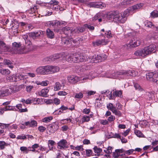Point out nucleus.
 Instances as JSON below:
<instances>
[{
	"instance_id": "obj_1",
	"label": "nucleus",
	"mask_w": 158,
	"mask_h": 158,
	"mask_svg": "<svg viewBox=\"0 0 158 158\" xmlns=\"http://www.w3.org/2000/svg\"><path fill=\"white\" fill-rule=\"evenodd\" d=\"M129 12L126 10L123 13H120L115 11L109 12L107 15V18L109 19H112L113 21L119 23H124L127 19Z\"/></svg>"
},
{
	"instance_id": "obj_2",
	"label": "nucleus",
	"mask_w": 158,
	"mask_h": 158,
	"mask_svg": "<svg viewBox=\"0 0 158 158\" xmlns=\"http://www.w3.org/2000/svg\"><path fill=\"white\" fill-rule=\"evenodd\" d=\"M156 48L155 44H151L143 48L140 49L136 50L134 55L137 57H144L151 54L154 50Z\"/></svg>"
},
{
	"instance_id": "obj_3",
	"label": "nucleus",
	"mask_w": 158,
	"mask_h": 158,
	"mask_svg": "<svg viewBox=\"0 0 158 158\" xmlns=\"http://www.w3.org/2000/svg\"><path fill=\"white\" fill-rule=\"evenodd\" d=\"M107 58L106 56L104 54H102L101 56L94 55L91 56L89 59V62L96 63L104 60Z\"/></svg>"
},
{
	"instance_id": "obj_4",
	"label": "nucleus",
	"mask_w": 158,
	"mask_h": 158,
	"mask_svg": "<svg viewBox=\"0 0 158 158\" xmlns=\"http://www.w3.org/2000/svg\"><path fill=\"white\" fill-rule=\"evenodd\" d=\"M146 77L148 80L156 83L157 81L156 78L158 77V70L148 73L146 75Z\"/></svg>"
},
{
	"instance_id": "obj_5",
	"label": "nucleus",
	"mask_w": 158,
	"mask_h": 158,
	"mask_svg": "<svg viewBox=\"0 0 158 158\" xmlns=\"http://www.w3.org/2000/svg\"><path fill=\"white\" fill-rule=\"evenodd\" d=\"M66 60L70 63L78 62V54L74 53L69 55L67 54Z\"/></svg>"
},
{
	"instance_id": "obj_6",
	"label": "nucleus",
	"mask_w": 158,
	"mask_h": 158,
	"mask_svg": "<svg viewBox=\"0 0 158 158\" xmlns=\"http://www.w3.org/2000/svg\"><path fill=\"white\" fill-rule=\"evenodd\" d=\"M141 42L139 38H136L135 39H131L130 41L129 44L127 46V48H132L136 47L139 46L141 44Z\"/></svg>"
},
{
	"instance_id": "obj_7",
	"label": "nucleus",
	"mask_w": 158,
	"mask_h": 158,
	"mask_svg": "<svg viewBox=\"0 0 158 158\" xmlns=\"http://www.w3.org/2000/svg\"><path fill=\"white\" fill-rule=\"evenodd\" d=\"M58 2L57 1L55 0H53L51 1L49 3H48L47 6L48 8L52 9V10L58 11L59 9L61 10L60 8H59V6L58 5Z\"/></svg>"
},
{
	"instance_id": "obj_8",
	"label": "nucleus",
	"mask_w": 158,
	"mask_h": 158,
	"mask_svg": "<svg viewBox=\"0 0 158 158\" xmlns=\"http://www.w3.org/2000/svg\"><path fill=\"white\" fill-rule=\"evenodd\" d=\"M107 108L110 110L113 114L115 115L120 116L121 115V112L119 110H118L116 107L114 106L113 104L110 103H109L107 105Z\"/></svg>"
},
{
	"instance_id": "obj_9",
	"label": "nucleus",
	"mask_w": 158,
	"mask_h": 158,
	"mask_svg": "<svg viewBox=\"0 0 158 158\" xmlns=\"http://www.w3.org/2000/svg\"><path fill=\"white\" fill-rule=\"evenodd\" d=\"M58 129V126L57 124L53 123L49 125L47 127V130L48 131V133L49 135L54 133Z\"/></svg>"
},
{
	"instance_id": "obj_10",
	"label": "nucleus",
	"mask_w": 158,
	"mask_h": 158,
	"mask_svg": "<svg viewBox=\"0 0 158 158\" xmlns=\"http://www.w3.org/2000/svg\"><path fill=\"white\" fill-rule=\"evenodd\" d=\"M44 32L41 31H39L36 32H33L29 33L28 34L30 37L32 38L33 39L35 40L39 38L41 35H43Z\"/></svg>"
},
{
	"instance_id": "obj_11",
	"label": "nucleus",
	"mask_w": 158,
	"mask_h": 158,
	"mask_svg": "<svg viewBox=\"0 0 158 158\" xmlns=\"http://www.w3.org/2000/svg\"><path fill=\"white\" fill-rule=\"evenodd\" d=\"M48 74H53L58 72L60 68L57 66L47 65Z\"/></svg>"
},
{
	"instance_id": "obj_12",
	"label": "nucleus",
	"mask_w": 158,
	"mask_h": 158,
	"mask_svg": "<svg viewBox=\"0 0 158 158\" xmlns=\"http://www.w3.org/2000/svg\"><path fill=\"white\" fill-rule=\"evenodd\" d=\"M109 41L107 40L102 39L101 40H98L92 42V44L94 46L96 47L100 45L101 44L106 45L107 44Z\"/></svg>"
},
{
	"instance_id": "obj_13",
	"label": "nucleus",
	"mask_w": 158,
	"mask_h": 158,
	"mask_svg": "<svg viewBox=\"0 0 158 158\" xmlns=\"http://www.w3.org/2000/svg\"><path fill=\"white\" fill-rule=\"evenodd\" d=\"M36 71L39 74H48L47 66L40 67L37 69Z\"/></svg>"
},
{
	"instance_id": "obj_14",
	"label": "nucleus",
	"mask_w": 158,
	"mask_h": 158,
	"mask_svg": "<svg viewBox=\"0 0 158 158\" xmlns=\"http://www.w3.org/2000/svg\"><path fill=\"white\" fill-rule=\"evenodd\" d=\"M32 50L31 45L26 44L25 47L21 48L20 50H19L18 53L26 54L31 51Z\"/></svg>"
},
{
	"instance_id": "obj_15",
	"label": "nucleus",
	"mask_w": 158,
	"mask_h": 158,
	"mask_svg": "<svg viewBox=\"0 0 158 158\" xmlns=\"http://www.w3.org/2000/svg\"><path fill=\"white\" fill-rule=\"evenodd\" d=\"M75 29L69 27H66L63 28L62 29V32L65 35H68L72 33H74Z\"/></svg>"
},
{
	"instance_id": "obj_16",
	"label": "nucleus",
	"mask_w": 158,
	"mask_h": 158,
	"mask_svg": "<svg viewBox=\"0 0 158 158\" xmlns=\"http://www.w3.org/2000/svg\"><path fill=\"white\" fill-rule=\"evenodd\" d=\"M1 95L2 97L7 96L11 94L13 92V90L10 88L7 89L3 88L0 90Z\"/></svg>"
},
{
	"instance_id": "obj_17",
	"label": "nucleus",
	"mask_w": 158,
	"mask_h": 158,
	"mask_svg": "<svg viewBox=\"0 0 158 158\" xmlns=\"http://www.w3.org/2000/svg\"><path fill=\"white\" fill-rule=\"evenodd\" d=\"M121 73L123 75H126L127 76H131L135 77L136 76V73L134 70L129 71L122 70L121 71Z\"/></svg>"
},
{
	"instance_id": "obj_18",
	"label": "nucleus",
	"mask_w": 158,
	"mask_h": 158,
	"mask_svg": "<svg viewBox=\"0 0 158 158\" xmlns=\"http://www.w3.org/2000/svg\"><path fill=\"white\" fill-rule=\"evenodd\" d=\"M67 142L66 140L62 139L60 140L58 143V148L60 149H62L67 148Z\"/></svg>"
},
{
	"instance_id": "obj_19",
	"label": "nucleus",
	"mask_w": 158,
	"mask_h": 158,
	"mask_svg": "<svg viewBox=\"0 0 158 158\" xmlns=\"http://www.w3.org/2000/svg\"><path fill=\"white\" fill-rule=\"evenodd\" d=\"M67 80L69 82L71 83H75L80 80V78L77 76H69L67 77Z\"/></svg>"
},
{
	"instance_id": "obj_20",
	"label": "nucleus",
	"mask_w": 158,
	"mask_h": 158,
	"mask_svg": "<svg viewBox=\"0 0 158 158\" xmlns=\"http://www.w3.org/2000/svg\"><path fill=\"white\" fill-rule=\"evenodd\" d=\"M9 50L8 46L2 41H0V52H6Z\"/></svg>"
},
{
	"instance_id": "obj_21",
	"label": "nucleus",
	"mask_w": 158,
	"mask_h": 158,
	"mask_svg": "<svg viewBox=\"0 0 158 158\" xmlns=\"http://www.w3.org/2000/svg\"><path fill=\"white\" fill-rule=\"evenodd\" d=\"M72 41L73 42V43H75V41L73 40V39H69L67 38H63L62 39V44H65L68 47L70 46L72 44Z\"/></svg>"
},
{
	"instance_id": "obj_22",
	"label": "nucleus",
	"mask_w": 158,
	"mask_h": 158,
	"mask_svg": "<svg viewBox=\"0 0 158 158\" xmlns=\"http://www.w3.org/2000/svg\"><path fill=\"white\" fill-rule=\"evenodd\" d=\"M66 55L67 53H65L56 54L53 56V59H52L54 61L60 58H61L63 60L65 59L66 60Z\"/></svg>"
},
{
	"instance_id": "obj_23",
	"label": "nucleus",
	"mask_w": 158,
	"mask_h": 158,
	"mask_svg": "<svg viewBox=\"0 0 158 158\" xmlns=\"http://www.w3.org/2000/svg\"><path fill=\"white\" fill-rule=\"evenodd\" d=\"M121 72V71L119 72L112 71L107 76V77L110 78H116L118 77L119 75H123V74H122Z\"/></svg>"
},
{
	"instance_id": "obj_24",
	"label": "nucleus",
	"mask_w": 158,
	"mask_h": 158,
	"mask_svg": "<svg viewBox=\"0 0 158 158\" xmlns=\"http://www.w3.org/2000/svg\"><path fill=\"white\" fill-rule=\"evenodd\" d=\"M90 5L93 7L102 8L105 5L101 2H96L90 3Z\"/></svg>"
},
{
	"instance_id": "obj_25",
	"label": "nucleus",
	"mask_w": 158,
	"mask_h": 158,
	"mask_svg": "<svg viewBox=\"0 0 158 158\" xmlns=\"http://www.w3.org/2000/svg\"><path fill=\"white\" fill-rule=\"evenodd\" d=\"M90 58L88 56L78 54V60L79 62H85L88 61L89 62V59Z\"/></svg>"
},
{
	"instance_id": "obj_26",
	"label": "nucleus",
	"mask_w": 158,
	"mask_h": 158,
	"mask_svg": "<svg viewBox=\"0 0 158 158\" xmlns=\"http://www.w3.org/2000/svg\"><path fill=\"white\" fill-rule=\"evenodd\" d=\"M21 44L20 43H18L16 42H14L12 44V48L14 50L16 53H18L19 50H21L20 47Z\"/></svg>"
},
{
	"instance_id": "obj_27",
	"label": "nucleus",
	"mask_w": 158,
	"mask_h": 158,
	"mask_svg": "<svg viewBox=\"0 0 158 158\" xmlns=\"http://www.w3.org/2000/svg\"><path fill=\"white\" fill-rule=\"evenodd\" d=\"M48 91L49 90L47 88H45L39 91L38 92V94L39 96L44 97H47V94Z\"/></svg>"
},
{
	"instance_id": "obj_28",
	"label": "nucleus",
	"mask_w": 158,
	"mask_h": 158,
	"mask_svg": "<svg viewBox=\"0 0 158 158\" xmlns=\"http://www.w3.org/2000/svg\"><path fill=\"white\" fill-rule=\"evenodd\" d=\"M46 34L47 37L50 39L54 37V34L53 32L49 28H47L46 30Z\"/></svg>"
},
{
	"instance_id": "obj_29",
	"label": "nucleus",
	"mask_w": 158,
	"mask_h": 158,
	"mask_svg": "<svg viewBox=\"0 0 158 158\" xmlns=\"http://www.w3.org/2000/svg\"><path fill=\"white\" fill-rule=\"evenodd\" d=\"M6 79L10 82H15L17 81V75L13 74L12 76H7Z\"/></svg>"
},
{
	"instance_id": "obj_30",
	"label": "nucleus",
	"mask_w": 158,
	"mask_h": 158,
	"mask_svg": "<svg viewBox=\"0 0 158 158\" xmlns=\"http://www.w3.org/2000/svg\"><path fill=\"white\" fill-rule=\"evenodd\" d=\"M123 152V151L122 149L116 150L115 152L113 153V156L114 158H117L120 155V153Z\"/></svg>"
},
{
	"instance_id": "obj_31",
	"label": "nucleus",
	"mask_w": 158,
	"mask_h": 158,
	"mask_svg": "<svg viewBox=\"0 0 158 158\" xmlns=\"http://www.w3.org/2000/svg\"><path fill=\"white\" fill-rule=\"evenodd\" d=\"M23 38L25 41L26 44L27 45H31V43L28 38V35L26 34L22 35Z\"/></svg>"
},
{
	"instance_id": "obj_32",
	"label": "nucleus",
	"mask_w": 158,
	"mask_h": 158,
	"mask_svg": "<svg viewBox=\"0 0 158 158\" xmlns=\"http://www.w3.org/2000/svg\"><path fill=\"white\" fill-rule=\"evenodd\" d=\"M145 26L148 27H150L156 30V27H155L152 23L150 21H146L145 22Z\"/></svg>"
},
{
	"instance_id": "obj_33",
	"label": "nucleus",
	"mask_w": 158,
	"mask_h": 158,
	"mask_svg": "<svg viewBox=\"0 0 158 158\" xmlns=\"http://www.w3.org/2000/svg\"><path fill=\"white\" fill-rule=\"evenodd\" d=\"M10 71L7 69H0V73L4 75H6L10 73Z\"/></svg>"
},
{
	"instance_id": "obj_34",
	"label": "nucleus",
	"mask_w": 158,
	"mask_h": 158,
	"mask_svg": "<svg viewBox=\"0 0 158 158\" xmlns=\"http://www.w3.org/2000/svg\"><path fill=\"white\" fill-rule=\"evenodd\" d=\"M143 6V4L142 3L136 4L132 6V10H135L138 9H140Z\"/></svg>"
},
{
	"instance_id": "obj_35",
	"label": "nucleus",
	"mask_w": 158,
	"mask_h": 158,
	"mask_svg": "<svg viewBox=\"0 0 158 158\" xmlns=\"http://www.w3.org/2000/svg\"><path fill=\"white\" fill-rule=\"evenodd\" d=\"M4 64L7 65L10 68L12 69L13 67V66L12 64V63L9 60H4Z\"/></svg>"
},
{
	"instance_id": "obj_36",
	"label": "nucleus",
	"mask_w": 158,
	"mask_h": 158,
	"mask_svg": "<svg viewBox=\"0 0 158 158\" xmlns=\"http://www.w3.org/2000/svg\"><path fill=\"white\" fill-rule=\"evenodd\" d=\"M62 87L61 85L59 82H56L54 86V90L58 91L60 90Z\"/></svg>"
},
{
	"instance_id": "obj_37",
	"label": "nucleus",
	"mask_w": 158,
	"mask_h": 158,
	"mask_svg": "<svg viewBox=\"0 0 158 158\" xmlns=\"http://www.w3.org/2000/svg\"><path fill=\"white\" fill-rule=\"evenodd\" d=\"M122 93L121 90H116L114 91L113 93V94L114 96L119 97H121L122 96Z\"/></svg>"
},
{
	"instance_id": "obj_38",
	"label": "nucleus",
	"mask_w": 158,
	"mask_h": 158,
	"mask_svg": "<svg viewBox=\"0 0 158 158\" xmlns=\"http://www.w3.org/2000/svg\"><path fill=\"white\" fill-rule=\"evenodd\" d=\"M13 109L12 106H6L4 108H2V110L0 111V113H3L4 111L7 110H11Z\"/></svg>"
},
{
	"instance_id": "obj_39",
	"label": "nucleus",
	"mask_w": 158,
	"mask_h": 158,
	"mask_svg": "<svg viewBox=\"0 0 158 158\" xmlns=\"http://www.w3.org/2000/svg\"><path fill=\"white\" fill-rule=\"evenodd\" d=\"M85 30V29L84 27H77L76 28V29H75V30L74 31V33H77L79 32H83Z\"/></svg>"
},
{
	"instance_id": "obj_40",
	"label": "nucleus",
	"mask_w": 158,
	"mask_h": 158,
	"mask_svg": "<svg viewBox=\"0 0 158 158\" xmlns=\"http://www.w3.org/2000/svg\"><path fill=\"white\" fill-rule=\"evenodd\" d=\"M43 16H49L52 14V12L49 11L48 10H44L43 12Z\"/></svg>"
},
{
	"instance_id": "obj_41",
	"label": "nucleus",
	"mask_w": 158,
	"mask_h": 158,
	"mask_svg": "<svg viewBox=\"0 0 158 158\" xmlns=\"http://www.w3.org/2000/svg\"><path fill=\"white\" fill-rule=\"evenodd\" d=\"M90 118L89 116H84L81 118V121L82 123L85 122H88L90 120Z\"/></svg>"
},
{
	"instance_id": "obj_42",
	"label": "nucleus",
	"mask_w": 158,
	"mask_h": 158,
	"mask_svg": "<svg viewBox=\"0 0 158 158\" xmlns=\"http://www.w3.org/2000/svg\"><path fill=\"white\" fill-rule=\"evenodd\" d=\"M37 9L36 6H34L30 8V9L29 10L28 12L30 13L33 14L35 13Z\"/></svg>"
},
{
	"instance_id": "obj_43",
	"label": "nucleus",
	"mask_w": 158,
	"mask_h": 158,
	"mask_svg": "<svg viewBox=\"0 0 158 158\" xmlns=\"http://www.w3.org/2000/svg\"><path fill=\"white\" fill-rule=\"evenodd\" d=\"M7 145V143L4 141H0V149L2 150L5 148V147Z\"/></svg>"
},
{
	"instance_id": "obj_44",
	"label": "nucleus",
	"mask_w": 158,
	"mask_h": 158,
	"mask_svg": "<svg viewBox=\"0 0 158 158\" xmlns=\"http://www.w3.org/2000/svg\"><path fill=\"white\" fill-rule=\"evenodd\" d=\"M52 118V116L46 117L43 119V122L45 123H48L51 120Z\"/></svg>"
},
{
	"instance_id": "obj_45",
	"label": "nucleus",
	"mask_w": 158,
	"mask_h": 158,
	"mask_svg": "<svg viewBox=\"0 0 158 158\" xmlns=\"http://www.w3.org/2000/svg\"><path fill=\"white\" fill-rule=\"evenodd\" d=\"M135 135L138 137H143L144 135L140 131L136 130L135 131Z\"/></svg>"
},
{
	"instance_id": "obj_46",
	"label": "nucleus",
	"mask_w": 158,
	"mask_h": 158,
	"mask_svg": "<svg viewBox=\"0 0 158 158\" xmlns=\"http://www.w3.org/2000/svg\"><path fill=\"white\" fill-rule=\"evenodd\" d=\"M151 16L153 18H156L158 17V11L154 10L151 13Z\"/></svg>"
},
{
	"instance_id": "obj_47",
	"label": "nucleus",
	"mask_w": 158,
	"mask_h": 158,
	"mask_svg": "<svg viewBox=\"0 0 158 158\" xmlns=\"http://www.w3.org/2000/svg\"><path fill=\"white\" fill-rule=\"evenodd\" d=\"M95 152L99 153L102 151V149L100 148H98L97 146H95L93 148Z\"/></svg>"
},
{
	"instance_id": "obj_48",
	"label": "nucleus",
	"mask_w": 158,
	"mask_h": 158,
	"mask_svg": "<svg viewBox=\"0 0 158 158\" xmlns=\"http://www.w3.org/2000/svg\"><path fill=\"white\" fill-rule=\"evenodd\" d=\"M105 34L106 37L108 38L112 37V34H111V31L110 30L106 31Z\"/></svg>"
},
{
	"instance_id": "obj_49",
	"label": "nucleus",
	"mask_w": 158,
	"mask_h": 158,
	"mask_svg": "<svg viewBox=\"0 0 158 158\" xmlns=\"http://www.w3.org/2000/svg\"><path fill=\"white\" fill-rule=\"evenodd\" d=\"M20 150L22 152H25L26 153H28V148L25 147H21Z\"/></svg>"
},
{
	"instance_id": "obj_50",
	"label": "nucleus",
	"mask_w": 158,
	"mask_h": 158,
	"mask_svg": "<svg viewBox=\"0 0 158 158\" xmlns=\"http://www.w3.org/2000/svg\"><path fill=\"white\" fill-rule=\"evenodd\" d=\"M83 96V94L81 92L79 93L76 94L75 96V98H82Z\"/></svg>"
},
{
	"instance_id": "obj_51",
	"label": "nucleus",
	"mask_w": 158,
	"mask_h": 158,
	"mask_svg": "<svg viewBox=\"0 0 158 158\" xmlns=\"http://www.w3.org/2000/svg\"><path fill=\"white\" fill-rule=\"evenodd\" d=\"M17 76V81H19L20 80H23L25 78V77L22 74H20Z\"/></svg>"
},
{
	"instance_id": "obj_52",
	"label": "nucleus",
	"mask_w": 158,
	"mask_h": 158,
	"mask_svg": "<svg viewBox=\"0 0 158 158\" xmlns=\"http://www.w3.org/2000/svg\"><path fill=\"white\" fill-rule=\"evenodd\" d=\"M33 88V86L32 85H28L26 87V90L27 92H30Z\"/></svg>"
},
{
	"instance_id": "obj_53",
	"label": "nucleus",
	"mask_w": 158,
	"mask_h": 158,
	"mask_svg": "<svg viewBox=\"0 0 158 158\" xmlns=\"http://www.w3.org/2000/svg\"><path fill=\"white\" fill-rule=\"evenodd\" d=\"M52 100L53 101V103L56 105H59L60 103V100L57 98H55Z\"/></svg>"
},
{
	"instance_id": "obj_54",
	"label": "nucleus",
	"mask_w": 158,
	"mask_h": 158,
	"mask_svg": "<svg viewBox=\"0 0 158 158\" xmlns=\"http://www.w3.org/2000/svg\"><path fill=\"white\" fill-rule=\"evenodd\" d=\"M16 138L18 139H24L26 138V136L25 135L22 134L21 135L18 136Z\"/></svg>"
},
{
	"instance_id": "obj_55",
	"label": "nucleus",
	"mask_w": 158,
	"mask_h": 158,
	"mask_svg": "<svg viewBox=\"0 0 158 158\" xmlns=\"http://www.w3.org/2000/svg\"><path fill=\"white\" fill-rule=\"evenodd\" d=\"M86 155L88 156H90L92 153V151L90 149H87L85 150Z\"/></svg>"
},
{
	"instance_id": "obj_56",
	"label": "nucleus",
	"mask_w": 158,
	"mask_h": 158,
	"mask_svg": "<svg viewBox=\"0 0 158 158\" xmlns=\"http://www.w3.org/2000/svg\"><path fill=\"white\" fill-rule=\"evenodd\" d=\"M30 127H34L37 125V122L35 120H32L30 122Z\"/></svg>"
},
{
	"instance_id": "obj_57",
	"label": "nucleus",
	"mask_w": 158,
	"mask_h": 158,
	"mask_svg": "<svg viewBox=\"0 0 158 158\" xmlns=\"http://www.w3.org/2000/svg\"><path fill=\"white\" fill-rule=\"evenodd\" d=\"M68 109V108L67 106H62L59 109L60 110H59V112L63 113V110H67Z\"/></svg>"
},
{
	"instance_id": "obj_58",
	"label": "nucleus",
	"mask_w": 158,
	"mask_h": 158,
	"mask_svg": "<svg viewBox=\"0 0 158 158\" xmlns=\"http://www.w3.org/2000/svg\"><path fill=\"white\" fill-rule=\"evenodd\" d=\"M112 148L111 147H108L106 149V153L110 154L112 153Z\"/></svg>"
},
{
	"instance_id": "obj_59",
	"label": "nucleus",
	"mask_w": 158,
	"mask_h": 158,
	"mask_svg": "<svg viewBox=\"0 0 158 158\" xmlns=\"http://www.w3.org/2000/svg\"><path fill=\"white\" fill-rule=\"evenodd\" d=\"M38 130L41 132H43L46 130V128L43 126H40L38 127Z\"/></svg>"
},
{
	"instance_id": "obj_60",
	"label": "nucleus",
	"mask_w": 158,
	"mask_h": 158,
	"mask_svg": "<svg viewBox=\"0 0 158 158\" xmlns=\"http://www.w3.org/2000/svg\"><path fill=\"white\" fill-rule=\"evenodd\" d=\"M115 119L114 116L111 115L108 118L107 120L109 122L113 121Z\"/></svg>"
},
{
	"instance_id": "obj_61",
	"label": "nucleus",
	"mask_w": 158,
	"mask_h": 158,
	"mask_svg": "<svg viewBox=\"0 0 158 158\" xmlns=\"http://www.w3.org/2000/svg\"><path fill=\"white\" fill-rule=\"evenodd\" d=\"M134 151V149H132L126 151L125 152L124 151L123 152H125L126 154L130 155Z\"/></svg>"
},
{
	"instance_id": "obj_62",
	"label": "nucleus",
	"mask_w": 158,
	"mask_h": 158,
	"mask_svg": "<svg viewBox=\"0 0 158 158\" xmlns=\"http://www.w3.org/2000/svg\"><path fill=\"white\" fill-rule=\"evenodd\" d=\"M67 93L64 91H60L58 93V94L59 95L65 96L67 94Z\"/></svg>"
},
{
	"instance_id": "obj_63",
	"label": "nucleus",
	"mask_w": 158,
	"mask_h": 158,
	"mask_svg": "<svg viewBox=\"0 0 158 158\" xmlns=\"http://www.w3.org/2000/svg\"><path fill=\"white\" fill-rule=\"evenodd\" d=\"M116 107L117 109L119 110H120L122 108V105H121L119 102H117L116 104Z\"/></svg>"
},
{
	"instance_id": "obj_64",
	"label": "nucleus",
	"mask_w": 158,
	"mask_h": 158,
	"mask_svg": "<svg viewBox=\"0 0 158 158\" xmlns=\"http://www.w3.org/2000/svg\"><path fill=\"white\" fill-rule=\"evenodd\" d=\"M85 27H87L89 29L91 30H93L94 29V27L93 26H91L90 25L85 24Z\"/></svg>"
}]
</instances>
